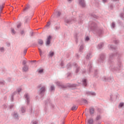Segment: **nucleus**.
I'll return each instance as SVG.
<instances>
[{"mask_svg":"<svg viewBox=\"0 0 124 124\" xmlns=\"http://www.w3.org/2000/svg\"><path fill=\"white\" fill-rule=\"evenodd\" d=\"M124 103H120L119 105V107L122 108V107L124 106Z\"/></svg>","mask_w":124,"mask_h":124,"instance_id":"nucleus-13","label":"nucleus"},{"mask_svg":"<svg viewBox=\"0 0 124 124\" xmlns=\"http://www.w3.org/2000/svg\"><path fill=\"white\" fill-rule=\"evenodd\" d=\"M26 53H27V50L25 49V50L24 51V55H26Z\"/></svg>","mask_w":124,"mask_h":124,"instance_id":"nucleus-27","label":"nucleus"},{"mask_svg":"<svg viewBox=\"0 0 124 124\" xmlns=\"http://www.w3.org/2000/svg\"><path fill=\"white\" fill-rule=\"evenodd\" d=\"M22 91V89L21 88H19L18 89V93H20V92Z\"/></svg>","mask_w":124,"mask_h":124,"instance_id":"nucleus-25","label":"nucleus"},{"mask_svg":"<svg viewBox=\"0 0 124 124\" xmlns=\"http://www.w3.org/2000/svg\"><path fill=\"white\" fill-rule=\"evenodd\" d=\"M33 124H37V122L36 121H35L33 123Z\"/></svg>","mask_w":124,"mask_h":124,"instance_id":"nucleus-33","label":"nucleus"},{"mask_svg":"<svg viewBox=\"0 0 124 124\" xmlns=\"http://www.w3.org/2000/svg\"><path fill=\"white\" fill-rule=\"evenodd\" d=\"M94 113V109L93 108H91L90 109V114H93Z\"/></svg>","mask_w":124,"mask_h":124,"instance_id":"nucleus-9","label":"nucleus"},{"mask_svg":"<svg viewBox=\"0 0 124 124\" xmlns=\"http://www.w3.org/2000/svg\"><path fill=\"white\" fill-rule=\"evenodd\" d=\"M83 85L87 86V80L86 79H83Z\"/></svg>","mask_w":124,"mask_h":124,"instance_id":"nucleus-10","label":"nucleus"},{"mask_svg":"<svg viewBox=\"0 0 124 124\" xmlns=\"http://www.w3.org/2000/svg\"><path fill=\"white\" fill-rule=\"evenodd\" d=\"M38 43L39 45H40V46H42V45H43V40H39Z\"/></svg>","mask_w":124,"mask_h":124,"instance_id":"nucleus-5","label":"nucleus"},{"mask_svg":"<svg viewBox=\"0 0 124 124\" xmlns=\"http://www.w3.org/2000/svg\"><path fill=\"white\" fill-rule=\"evenodd\" d=\"M42 72H43V69L39 70L38 71L39 73H42Z\"/></svg>","mask_w":124,"mask_h":124,"instance_id":"nucleus-17","label":"nucleus"},{"mask_svg":"<svg viewBox=\"0 0 124 124\" xmlns=\"http://www.w3.org/2000/svg\"><path fill=\"white\" fill-rule=\"evenodd\" d=\"M58 16H60V15H61V13L58 12Z\"/></svg>","mask_w":124,"mask_h":124,"instance_id":"nucleus-34","label":"nucleus"},{"mask_svg":"<svg viewBox=\"0 0 124 124\" xmlns=\"http://www.w3.org/2000/svg\"><path fill=\"white\" fill-rule=\"evenodd\" d=\"M11 31H12L13 34H15V33H16V31H15L14 29H12Z\"/></svg>","mask_w":124,"mask_h":124,"instance_id":"nucleus-12","label":"nucleus"},{"mask_svg":"<svg viewBox=\"0 0 124 124\" xmlns=\"http://www.w3.org/2000/svg\"><path fill=\"white\" fill-rule=\"evenodd\" d=\"M83 48H84V46H81L80 47V49L81 50V49H83Z\"/></svg>","mask_w":124,"mask_h":124,"instance_id":"nucleus-31","label":"nucleus"},{"mask_svg":"<svg viewBox=\"0 0 124 124\" xmlns=\"http://www.w3.org/2000/svg\"><path fill=\"white\" fill-rule=\"evenodd\" d=\"M41 93H44L45 92V87H43L40 89Z\"/></svg>","mask_w":124,"mask_h":124,"instance_id":"nucleus-6","label":"nucleus"},{"mask_svg":"<svg viewBox=\"0 0 124 124\" xmlns=\"http://www.w3.org/2000/svg\"><path fill=\"white\" fill-rule=\"evenodd\" d=\"M112 28H115V23H112Z\"/></svg>","mask_w":124,"mask_h":124,"instance_id":"nucleus-24","label":"nucleus"},{"mask_svg":"<svg viewBox=\"0 0 124 124\" xmlns=\"http://www.w3.org/2000/svg\"><path fill=\"white\" fill-rule=\"evenodd\" d=\"M21 111H22V113H24V112H25V109H24V108H22L21 109Z\"/></svg>","mask_w":124,"mask_h":124,"instance_id":"nucleus-28","label":"nucleus"},{"mask_svg":"<svg viewBox=\"0 0 124 124\" xmlns=\"http://www.w3.org/2000/svg\"><path fill=\"white\" fill-rule=\"evenodd\" d=\"M54 90H55V87H54V86H52L51 87V91H54Z\"/></svg>","mask_w":124,"mask_h":124,"instance_id":"nucleus-19","label":"nucleus"},{"mask_svg":"<svg viewBox=\"0 0 124 124\" xmlns=\"http://www.w3.org/2000/svg\"><path fill=\"white\" fill-rule=\"evenodd\" d=\"M17 27V28H20V27H21V24H18Z\"/></svg>","mask_w":124,"mask_h":124,"instance_id":"nucleus-29","label":"nucleus"},{"mask_svg":"<svg viewBox=\"0 0 124 124\" xmlns=\"http://www.w3.org/2000/svg\"><path fill=\"white\" fill-rule=\"evenodd\" d=\"M3 50H4V48H3V47H1L0 48V50L1 51V52H2V51H3Z\"/></svg>","mask_w":124,"mask_h":124,"instance_id":"nucleus-22","label":"nucleus"},{"mask_svg":"<svg viewBox=\"0 0 124 124\" xmlns=\"http://www.w3.org/2000/svg\"><path fill=\"white\" fill-rule=\"evenodd\" d=\"M24 33H25V32H24V31H21V34H22V35H23V34H24Z\"/></svg>","mask_w":124,"mask_h":124,"instance_id":"nucleus-26","label":"nucleus"},{"mask_svg":"<svg viewBox=\"0 0 124 124\" xmlns=\"http://www.w3.org/2000/svg\"><path fill=\"white\" fill-rule=\"evenodd\" d=\"M25 97H26V99H27V101L29 102V94H26L25 95Z\"/></svg>","mask_w":124,"mask_h":124,"instance_id":"nucleus-11","label":"nucleus"},{"mask_svg":"<svg viewBox=\"0 0 124 124\" xmlns=\"http://www.w3.org/2000/svg\"><path fill=\"white\" fill-rule=\"evenodd\" d=\"M71 0H68V1H70Z\"/></svg>","mask_w":124,"mask_h":124,"instance_id":"nucleus-36","label":"nucleus"},{"mask_svg":"<svg viewBox=\"0 0 124 124\" xmlns=\"http://www.w3.org/2000/svg\"><path fill=\"white\" fill-rule=\"evenodd\" d=\"M47 27H49L50 26V23H48L46 25Z\"/></svg>","mask_w":124,"mask_h":124,"instance_id":"nucleus-32","label":"nucleus"},{"mask_svg":"<svg viewBox=\"0 0 124 124\" xmlns=\"http://www.w3.org/2000/svg\"><path fill=\"white\" fill-rule=\"evenodd\" d=\"M100 119V116H98L96 117V120L97 121H98V120H99Z\"/></svg>","mask_w":124,"mask_h":124,"instance_id":"nucleus-23","label":"nucleus"},{"mask_svg":"<svg viewBox=\"0 0 124 124\" xmlns=\"http://www.w3.org/2000/svg\"><path fill=\"white\" fill-rule=\"evenodd\" d=\"M30 8V6H27L25 9H24V11L26 10H28V9H29Z\"/></svg>","mask_w":124,"mask_h":124,"instance_id":"nucleus-16","label":"nucleus"},{"mask_svg":"<svg viewBox=\"0 0 124 124\" xmlns=\"http://www.w3.org/2000/svg\"><path fill=\"white\" fill-rule=\"evenodd\" d=\"M39 51L40 52V55L41 56L42 55V51H41V49L40 48H39Z\"/></svg>","mask_w":124,"mask_h":124,"instance_id":"nucleus-18","label":"nucleus"},{"mask_svg":"<svg viewBox=\"0 0 124 124\" xmlns=\"http://www.w3.org/2000/svg\"><path fill=\"white\" fill-rule=\"evenodd\" d=\"M51 38H52L51 36H49L48 37H47V41H46V44L47 45H49V44H50V41L51 40Z\"/></svg>","mask_w":124,"mask_h":124,"instance_id":"nucleus-3","label":"nucleus"},{"mask_svg":"<svg viewBox=\"0 0 124 124\" xmlns=\"http://www.w3.org/2000/svg\"><path fill=\"white\" fill-rule=\"evenodd\" d=\"M49 56H50V57H53L54 56V52L50 51L49 52Z\"/></svg>","mask_w":124,"mask_h":124,"instance_id":"nucleus-8","label":"nucleus"},{"mask_svg":"<svg viewBox=\"0 0 124 124\" xmlns=\"http://www.w3.org/2000/svg\"><path fill=\"white\" fill-rule=\"evenodd\" d=\"M90 94L92 95H95V93H94V92H91L90 93Z\"/></svg>","mask_w":124,"mask_h":124,"instance_id":"nucleus-21","label":"nucleus"},{"mask_svg":"<svg viewBox=\"0 0 124 124\" xmlns=\"http://www.w3.org/2000/svg\"><path fill=\"white\" fill-rule=\"evenodd\" d=\"M90 39L89 38V37H86V40H87L88 41V40H89Z\"/></svg>","mask_w":124,"mask_h":124,"instance_id":"nucleus-30","label":"nucleus"},{"mask_svg":"<svg viewBox=\"0 0 124 124\" xmlns=\"http://www.w3.org/2000/svg\"><path fill=\"white\" fill-rule=\"evenodd\" d=\"M103 44H101L100 45H98L99 48H102V47H103Z\"/></svg>","mask_w":124,"mask_h":124,"instance_id":"nucleus-14","label":"nucleus"},{"mask_svg":"<svg viewBox=\"0 0 124 124\" xmlns=\"http://www.w3.org/2000/svg\"><path fill=\"white\" fill-rule=\"evenodd\" d=\"M78 108V107L76 106H74L72 108V110L73 111L74 110H77V108Z\"/></svg>","mask_w":124,"mask_h":124,"instance_id":"nucleus-7","label":"nucleus"},{"mask_svg":"<svg viewBox=\"0 0 124 124\" xmlns=\"http://www.w3.org/2000/svg\"><path fill=\"white\" fill-rule=\"evenodd\" d=\"M79 4L82 6V7H85V2L84 1V0H79Z\"/></svg>","mask_w":124,"mask_h":124,"instance_id":"nucleus-2","label":"nucleus"},{"mask_svg":"<svg viewBox=\"0 0 124 124\" xmlns=\"http://www.w3.org/2000/svg\"><path fill=\"white\" fill-rule=\"evenodd\" d=\"M14 117L16 118L17 119L18 118V115H17V113H16L14 115Z\"/></svg>","mask_w":124,"mask_h":124,"instance_id":"nucleus-15","label":"nucleus"},{"mask_svg":"<svg viewBox=\"0 0 124 124\" xmlns=\"http://www.w3.org/2000/svg\"><path fill=\"white\" fill-rule=\"evenodd\" d=\"M88 124H93V120L92 119H90L88 120Z\"/></svg>","mask_w":124,"mask_h":124,"instance_id":"nucleus-4","label":"nucleus"},{"mask_svg":"<svg viewBox=\"0 0 124 124\" xmlns=\"http://www.w3.org/2000/svg\"><path fill=\"white\" fill-rule=\"evenodd\" d=\"M103 0V2H106V1H107V0Z\"/></svg>","mask_w":124,"mask_h":124,"instance_id":"nucleus-35","label":"nucleus"},{"mask_svg":"<svg viewBox=\"0 0 124 124\" xmlns=\"http://www.w3.org/2000/svg\"><path fill=\"white\" fill-rule=\"evenodd\" d=\"M23 64H26V63H27V61H26L25 60H24L22 62Z\"/></svg>","mask_w":124,"mask_h":124,"instance_id":"nucleus-20","label":"nucleus"},{"mask_svg":"<svg viewBox=\"0 0 124 124\" xmlns=\"http://www.w3.org/2000/svg\"><path fill=\"white\" fill-rule=\"evenodd\" d=\"M29 70V67L27 65H25L23 68H22V71L23 72H27Z\"/></svg>","mask_w":124,"mask_h":124,"instance_id":"nucleus-1","label":"nucleus"}]
</instances>
